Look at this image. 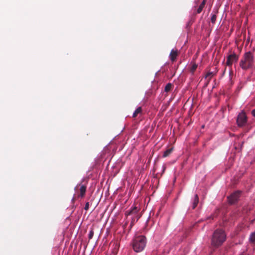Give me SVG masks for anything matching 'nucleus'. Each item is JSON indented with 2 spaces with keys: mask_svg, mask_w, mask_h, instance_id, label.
<instances>
[{
  "mask_svg": "<svg viewBox=\"0 0 255 255\" xmlns=\"http://www.w3.org/2000/svg\"><path fill=\"white\" fill-rule=\"evenodd\" d=\"M241 192L237 191L232 193L229 197H228L229 202L231 204L236 203L240 197Z\"/></svg>",
  "mask_w": 255,
  "mask_h": 255,
  "instance_id": "obj_5",
  "label": "nucleus"
},
{
  "mask_svg": "<svg viewBox=\"0 0 255 255\" xmlns=\"http://www.w3.org/2000/svg\"><path fill=\"white\" fill-rule=\"evenodd\" d=\"M178 55V52L177 50L172 49L170 53V59L172 62H174L176 60L177 56Z\"/></svg>",
  "mask_w": 255,
  "mask_h": 255,
  "instance_id": "obj_8",
  "label": "nucleus"
},
{
  "mask_svg": "<svg viewBox=\"0 0 255 255\" xmlns=\"http://www.w3.org/2000/svg\"><path fill=\"white\" fill-rule=\"evenodd\" d=\"M139 211V208L138 207L135 206L131 208L130 210L127 211L125 213V214L128 216L132 215H136Z\"/></svg>",
  "mask_w": 255,
  "mask_h": 255,
  "instance_id": "obj_7",
  "label": "nucleus"
},
{
  "mask_svg": "<svg viewBox=\"0 0 255 255\" xmlns=\"http://www.w3.org/2000/svg\"><path fill=\"white\" fill-rule=\"evenodd\" d=\"M172 87H173V85L171 83H168L165 87V88H164L165 92H169L170 91H171Z\"/></svg>",
  "mask_w": 255,
  "mask_h": 255,
  "instance_id": "obj_15",
  "label": "nucleus"
},
{
  "mask_svg": "<svg viewBox=\"0 0 255 255\" xmlns=\"http://www.w3.org/2000/svg\"><path fill=\"white\" fill-rule=\"evenodd\" d=\"M134 222V220L133 219H132V221H131V222L130 223V226L131 227L133 225Z\"/></svg>",
  "mask_w": 255,
  "mask_h": 255,
  "instance_id": "obj_22",
  "label": "nucleus"
},
{
  "mask_svg": "<svg viewBox=\"0 0 255 255\" xmlns=\"http://www.w3.org/2000/svg\"><path fill=\"white\" fill-rule=\"evenodd\" d=\"M247 122V117L243 112L239 114L237 119V123L239 127L244 126Z\"/></svg>",
  "mask_w": 255,
  "mask_h": 255,
  "instance_id": "obj_4",
  "label": "nucleus"
},
{
  "mask_svg": "<svg viewBox=\"0 0 255 255\" xmlns=\"http://www.w3.org/2000/svg\"><path fill=\"white\" fill-rule=\"evenodd\" d=\"M89 202H87L85 204V206L84 207V209L85 210H88L89 209Z\"/></svg>",
  "mask_w": 255,
  "mask_h": 255,
  "instance_id": "obj_20",
  "label": "nucleus"
},
{
  "mask_svg": "<svg viewBox=\"0 0 255 255\" xmlns=\"http://www.w3.org/2000/svg\"><path fill=\"white\" fill-rule=\"evenodd\" d=\"M197 65L195 63L193 64L190 68V71L193 73L197 68Z\"/></svg>",
  "mask_w": 255,
  "mask_h": 255,
  "instance_id": "obj_18",
  "label": "nucleus"
},
{
  "mask_svg": "<svg viewBox=\"0 0 255 255\" xmlns=\"http://www.w3.org/2000/svg\"><path fill=\"white\" fill-rule=\"evenodd\" d=\"M238 59V56L235 54H231L227 57L226 64L227 66H231L234 62H237Z\"/></svg>",
  "mask_w": 255,
  "mask_h": 255,
  "instance_id": "obj_6",
  "label": "nucleus"
},
{
  "mask_svg": "<svg viewBox=\"0 0 255 255\" xmlns=\"http://www.w3.org/2000/svg\"><path fill=\"white\" fill-rule=\"evenodd\" d=\"M146 244V238L144 236H138L135 237L132 243L133 250L136 253L143 250Z\"/></svg>",
  "mask_w": 255,
  "mask_h": 255,
  "instance_id": "obj_2",
  "label": "nucleus"
},
{
  "mask_svg": "<svg viewBox=\"0 0 255 255\" xmlns=\"http://www.w3.org/2000/svg\"><path fill=\"white\" fill-rule=\"evenodd\" d=\"M207 0H203L197 9V13H200L205 6Z\"/></svg>",
  "mask_w": 255,
  "mask_h": 255,
  "instance_id": "obj_10",
  "label": "nucleus"
},
{
  "mask_svg": "<svg viewBox=\"0 0 255 255\" xmlns=\"http://www.w3.org/2000/svg\"><path fill=\"white\" fill-rule=\"evenodd\" d=\"M86 188H87L86 186H85L84 185H82L80 186L79 196H80L82 198L85 196V193L86 191Z\"/></svg>",
  "mask_w": 255,
  "mask_h": 255,
  "instance_id": "obj_9",
  "label": "nucleus"
},
{
  "mask_svg": "<svg viewBox=\"0 0 255 255\" xmlns=\"http://www.w3.org/2000/svg\"><path fill=\"white\" fill-rule=\"evenodd\" d=\"M226 235L224 231L221 229H217L213 233L211 244L213 247H218L221 246L225 241Z\"/></svg>",
  "mask_w": 255,
  "mask_h": 255,
  "instance_id": "obj_1",
  "label": "nucleus"
},
{
  "mask_svg": "<svg viewBox=\"0 0 255 255\" xmlns=\"http://www.w3.org/2000/svg\"><path fill=\"white\" fill-rule=\"evenodd\" d=\"M142 114V108L141 107H138L136 109V110L134 111V112L133 114L132 117L133 118H136L138 114Z\"/></svg>",
  "mask_w": 255,
  "mask_h": 255,
  "instance_id": "obj_12",
  "label": "nucleus"
},
{
  "mask_svg": "<svg viewBox=\"0 0 255 255\" xmlns=\"http://www.w3.org/2000/svg\"><path fill=\"white\" fill-rule=\"evenodd\" d=\"M199 202V198L197 194H196L194 197V201L192 205V209H195L197 206Z\"/></svg>",
  "mask_w": 255,
  "mask_h": 255,
  "instance_id": "obj_11",
  "label": "nucleus"
},
{
  "mask_svg": "<svg viewBox=\"0 0 255 255\" xmlns=\"http://www.w3.org/2000/svg\"><path fill=\"white\" fill-rule=\"evenodd\" d=\"M136 217H137V220H136V221H137V220L139 219L140 216H136Z\"/></svg>",
  "mask_w": 255,
  "mask_h": 255,
  "instance_id": "obj_23",
  "label": "nucleus"
},
{
  "mask_svg": "<svg viewBox=\"0 0 255 255\" xmlns=\"http://www.w3.org/2000/svg\"><path fill=\"white\" fill-rule=\"evenodd\" d=\"M93 236H94V231H93V229H92L91 230V231H90L89 234L88 235L89 239V240L92 239V238H93Z\"/></svg>",
  "mask_w": 255,
  "mask_h": 255,
  "instance_id": "obj_19",
  "label": "nucleus"
},
{
  "mask_svg": "<svg viewBox=\"0 0 255 255\" xmlns=\"http://www.w3.org/2000/svg\"><path fill=\"white\" fill-rule=\"evenodd\" d=\"M173 151V148H170L166 150L163 153V156L166 157L168 156Z\"/></svg>",
  "mask_w": 255,
  "mask_h": 255,
  "instance_id": "obj_14",
  "label": "nucleus"
},
{
  "mask_svg": "<svg viewBox=\"0 0 255 255\" xmlns=\"http://www.w3.org/2000/svg\"><path fill=\"white\" fill-rule=\"evenodd\" d=\"M215 75L214 72H208L205 78L208 79V82L212 79V77Z\"/></svg>",
  "mask_w": 255,
  "mask_h": 255,
  "instance_id": "obj_16",
  "label": "nucleus"
},
{
  "mask_svg": "<svg viewBox=\"0 0 255 255\" xmlns=\"http://www.w3.org/2000/svg\"><path fill=\"white\" fill-rule=\"evenodd\" d=\"M250 241L251 243H255V232L252 233L250 235Z\"/></svg>",
  "mask_w": 255,
  "mask_h": 255,
  "instance_id": "obj_17",
  "label": "nucleus"
},
{
  "mask_svg": "<svg viewBox=\"0 0 255 255\" xmlns=\"http://www.w3.org/2000/svg\"><path fill=\"white\" fill-rule=\"evenodd\" d=\"M252 114L253 116L255 117V109L253 110L252 111Z\"/></svg>",
  "mask_w": 255,
  "mask_h": 255,
  "instance_id": "obj_21",
  "label": "nucleus"
},
{
  "mask_svg": "<svg viewBox=\"0 0 255 255\" xmlns=\"http://www.w3.org/2000/svg\"><path fill=\"white\" fill-rule=\"evenodd\" d=\"M254 63V56L251 52H246L240 62V66L244 70L253 67Z\"/></svg>",
  "mask_w": 255,
  "mask_h": 255,
  "instance_id": "obj_3",
  "label": "nucleus"
},
{
  "mask_svg": "<svg viewBox=\"0 0 255 255\" xmlns=\"http://www.w3.org/2000/svg\"><path fill=\"white\" fill-rule=\"evenodd\" d=\"M218 13V11H213L211 13V21L212 23H215L217 18L216 14Z\"/></svg>",
  "mask_w": 255,
  "mask_h": 255,
  "instance_id": "obj_13",
  "label": "nucleus"
}]
</instances>
